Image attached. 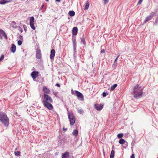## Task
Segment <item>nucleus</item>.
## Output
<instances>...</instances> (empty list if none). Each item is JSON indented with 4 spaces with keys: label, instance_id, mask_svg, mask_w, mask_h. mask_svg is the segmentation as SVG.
I'll return each mask as SVG.
<instances>
[{
    "label": "nucleus",
    "instance_id": "f257e3e1",
    "mask_svg": "<svg viewBox=\"0 0 158 158\" xmlns=\"http://www.w3.org/2000/svg\"><path fill=\"white\" fill-rule=\"evenodd\" d=\"M144 88L142 86L137 84L134 88L133 94L135 98L139 99L142 97L143 94V91Z\"/></svg>",
    "mask_w": 158,
    "mask_h": 158
},
{
    "label": "nucleus",
    "instance_id": "f03ea898",
    "mask_svg": "<svg viewBox=\"0 0 158 158\" xmlns=\"http://www.w3.org/2000/svg\"><path fill=\"white\" fill-rule=\"evenodd\" d=\"M9 120L6 114L2 112H0V122L5 127L9 125Z\"/></svg>",
    "mask_w": 158,
    "mask_h": 158
},
{
    "label": "nucleus",
    "instance_id": "7ed1b4c3",
    "mask_svg": "<svg viewBox=\"0 0 158 158\" xmlns=\"http://www.w3.org/2000/svg\"><path fill=\"white\" fill-rule=\"evenodd\" d=\"M68 116L70 124L71 126H73L75 123L74 116L73 113L69 112L68 113Z\"/></svg>",
    "mask_w": 158,
    "mask_h": 158
},
{
    "label": "nucleus",
    "instance_id": "20e7f679",
    "mask_svg": "<svg viewBox=\"0 0 158 158\" xmlns=\"http://www.w3.org/2000/svg\"><path fill=\"white\" fill-rule=\"evenodd\" d=\"M53 100L52 98L48 95L46 94H44L43 96V100L42 102H52Z\"/></svg>",
    "mask_w": 158,
    "mask_h": 158
},
{
    "label": "nucleus",
    "instance_id": "39448f33",
    "mask_svg": "<svg viewBox=\"0 0 158 158\" xmlns=\"http://www.w3.org/2000/svg\"><path fill=\"white\" fill-rule=\"evenodd\" d=\"M74 91H73V89H72V94H75L74 93ZM75 94H76L78 99L81 101H82L84 100V97L82 94L80 92L75 90Z\"/></svg>",
    "mask_w": 158,
    "mask_h": 158
},
{
    "label": "nucleus",
    "instance_id": "423d86ee",
    "mask_svg": "<svg viewBox=\"0 0 158 158\" xmlns=\"http://www.w3.org/2000/svg\"><path fill=\"white\" fill-rule=\"evenodd\" d=\"M156 12L157 10H156L155 12H153L150 13V15L146 17V19L144 20V23H145L151 20L154 16L156 15Z\"/></svg>",
    "mask_w": 158,
    "mask_h": 158
},
{
    "label": "nucleus",
    "instance_id": "0eeeda50",
    "mask_svg": "<svg viewBox=\"0 0 158 158\" xmlns=\"http://www.w3.org/2000/svg\"><path fill=\"white\" fill-rule=\"evenodd\" d=\"M52 102H46L42 103L44 106L49 110H52L53 109V106L51 104Z\"/></svg>",
    "mask_w": 158,
    "mask_h": 158
},
{
    "label": "nucleus",
    "instance_id": "6e6552de",
    "mask_svg": "<svg viewBox=\"0 0 158 158\" xmlns=\"http://www.w3.org/2000/svg\"><path fill=\"white\" fill-rule=\"evenodd\" d=\"M36 57L37 59H40L42 57L41 50L40 49L37 48L36 53Z\"/></svg>",
    "mask_w": 158,
    "mask_h": 158
},
{
    "label": "nucleus",
    "instance_id": "1a4fd4ad",
    "mask_svg": "<svg viewBox=\"0 0 158 158\" xmlns=\"http://www.w3.org/2000/svg\"><path fill=\"white\" fill-rule=\"evenodd\" d=\"M103 107V105L101 104H96L94 105V107L97 110H101Z\"/></svg>",
    "mask_w": 158,
    "mask_h": 158
},
{
    "label": "nucleus",
    "instance_id": "9d476101",
    "mask_svg": "<svg viewBox=\"0 0 158 158\" xmlns=\"http://www.w3.org/2000/svg\"><path fill=\"white\" fill-rule=\"evenodd\" d=\"M38 71H33L31 73V75L33 79H35L38 76Z\"/></svg>",
    "mask_w": 158,
    "mask_h": 158
},
{
    "label": "nucleus",
    "instance_id": "9b49d317",
    "mask_svg": "<svg viewBox=\"0 0 158 158\" xmlns=\"http://www.w3.org/2000/svg\"><path fill=\"white\" fill-rule=\"evenodd\" d=\"M55 55V51L54 49H52L51 51L50 58V59L52 60L54 59Z\"/></svg>",
    "mask_w": 158,
    "mask_h": 158
},
{
    "label": "nucleus",
    "instance_id": "f8f14e48",
    "mask_svg": "<svg viewBox=\"0 0 158 158\" xmlns=\"http://www.w3.org/2000/svg\"><path fill=\"white\" fill-rule=\"evenodd\" d=\"M78 28L77 27H74L72 31V34L73 35H76L78 32Z\"/></svg>",
    "mask_w": 158,
    "mask_h": 158
},
{
    "label": "nucleus",
    "instance_id": "ddd939ff",
    "mask_svg": "<svg viewBox=\"0 0 158 158\" xmlns=\"http://www.w3.org/2000/svg\"><path fill=\"white\" fill-rule=\"evenodd\" d=\"M10 50L11 52L13 53L15 52L16 50V46L13 43L11 44Z\"/></svg>",
    "mask_w": 158,
    "mask_h": 158
},
{
    "label": "nucleus",
    "instance_id": "4468645a",
    "mask_svg": "<svg viewBox=\"0 0 158 158\" xmlns=\"http://www.w3.org/2000/svg\"><path fill=\"white\" fill-rule=\"evenodd\" d=\"M0 33L2 34V35L4 37L6 40H7L8 38L5 32L2 30L0 29Z\"/></svg>",
    "mask_w": 158,
    "mask_h": 158
},
{
    "label": "nucleus",
    "instance_id": "2eb2a0df",
    "mask_svg": "<svg viewBox=\"0 0 158 158\" xmlns=\"http://www.w3.org/2000/svg\"><path fill=\"white\" fill-rule=\"evenodd\" d=\"M69 156V152H66L64 153H63L62 154V158H68Z\"/></svg>",
    "mask_w": 158,
    "mask_h": 158
},
{
    "label": "nucleus",
    "instance_id": "dca6fc26",
    "mask_svg": "<svg viewBox=\"0 0 158 158\" xmlns=\"http://www.w3.org/2000/svg\"><path fill=\"white\" fill-rule=\"evenodd\" d=\"M43 91L44 93L46 94H49L50 92V90L48 89L47 88L46 86H45L43 87Z\"/></svg>",
    "mask_w": 158,
    "mask_h": 158
},
{
    "label": "nucleus",
    "instance_id": "f3484780",
    "mask_svg": "<svg viewBox=\"0 0 158 158\" xmlns=\"http://www.w3.org/2000/svg\"><path fill=\"white\" fill-rule=\"evenodd\" d=\"M72 39L73 46H77L76 37L73 36L72 37Z\"/></svg>",
    "mask_w": 158,
    "mask_h": 158
},
{
    "label": "nucleus",
    "instance_id": "a211bd4d",
    "mask_svg": "<svg viewBox=\"0 0 158 158\" xmlns=\"http://www.w3.org/2000/svg\"><path fill=\"white\" fill-rule=\"evenodd\" d=\"M11 2L10 1H7L6 0H1L0 1V4L3 5Z\"/></svg>",
    "mask_w": 158,
    "mask_h": 158
},
{
    "label": "nucleus",
    "instance_id": "6ab92c4d",
    "mask_svg": "<svg viewBox=\"0 0 158 158\" xmlns=\"http://www.w3.org/2000/svg\"><path fill=\"white\" fill-rule=\"evenodd\" d=\"M120 56V54H119L118 56L116 57V59H115L114 61V64H113V66L115 68L117 66V60Z\"/></svg>",
    "mask_w": 158,
    "mask_h": 158
},
{
    "label": "nucleus",
    "instance_id": "aec40b11",
    "mask_svg": "<svg viewBox=\"0 0 158 158\" xmlns=\"http://www.w3.org/2000/svg\"><path fill=\"white\" fill-rule=\"evenodd\" d=\"M81 42L83 44L85 45L86 44V42L85 41V38L84 37V35H83V36L81 38Z\"/></svg>",
    "mask_w": 158,
    "mask_h": 158
},
{
    "label": "nucleus",
    "instance_id": "412c9836",
    "mask_svg": "<svg viewBox=\"0 0 158 158\" xmlns=\"http://www.w3.org/2000/svg\"><path fill=\"white\" fill-rule=\"evenodd\" d=\"M69 14L70 16L72 17L75 15V13L74 11L73 10H70L69 12Z\"/></svg>",
    "mask_w": 158,
    "mask_h": 158
},
{
    "label": "nucleus",
    "instance_id": "4be33fe9",
    "mask_svg": "<svg viewBox=\"0 0 158 158\" xmlns=\"http://www.w3.org/2000/svg\"><path fill=\"white\" fill-rule=\"evenodd\" d=\"M118 85L116 84H114L113 85L111 86L110 90L113 91L117 86Z\"/></svg>",
    "mask_w": 158,
    "mask_h": 158
},
{
    "label": "nucleus",
    "instance_id": "5701e85b",
    "mask_svg": "<svg viewBox=\"0 0 158 158\" xmlns=\"http://www.w3.org/2000/svg\"><path fill=\"white\" fill-rule=\"evenodd\" d=\"M125 141L123 139H120L119 141V143L121 144H123L125 142Z\"/></svg>",
    "mask_w": 158,
    "mask_h": 158
},
{
    "label": "nucleus",
    "instance_id": "b1692460",
    "mask_svg": "<svg viewBox=\"0 0 158 158\" xmlns=\"http://www.w3.org/2000/svg\"><path fill=\"white\" fill-rule=\"evenodd\" d=\"M114 151L112 150L111 152L110 158H114Z\"/></svg>",
    "mask_w": 158,
    "mask_h": 158
},
{
    "label": "nucleus",
    "instance_id": "393cba45",
    "mask_svg": "<svg viewBox=\"0 0 158 158\" xmlns=\"http://www.w3.org/2000/svg\"><path fill=\"white\" fill-rule=\"evenodd\" d=\"M89 4L88 2H87L86 3L85 6L84 7L85 10H86L88 9L89 6Z\"/></svg>",
    "mask_w": 158,
    "mask_h": 158
},
{
    "label": "nucleus",
    "instance_id": "a878e982",
    "mask_svg": "<svg viewBox=\"0 0 158 158\" xmlns=\"http://www.w3.org/2000/svg\"><path fill=\"white\" fill-rule=\"evenodd\" d=\"M78 133V131L77 130H74L73 132V134L75 136H76L77 135Z\"/></svg>",
    "mask_w": 158,
    "mask_h": 158
},
{
    "label": "nucleus",
    "instance_id": "bb28decb",
    "mask_svg": "<svg viewBox=\"0 0 158 158\" xmlns=\"http://www.w3.org/2000/svg\"><path fill=\"white\" fill-rule=\"evenodd\" d=\"M30 23H34V17L31 16L30 18Z\"/></svg>",
    "mask_w": 158,
    "mask_h": 158
},
{
    "label": "nucleus",
    "instance_id": "cd10ccee",
    "mask_svg": "<svg viewBox=\"0 0 158 158\" xmlns=\"http://www.w3.org/2000/svg\"><path fill=\"white\" fill-rule=\"evenodd\" d=\"M14 153L16 156H19L20 155V152L19 151H15Z\"/></svg>",
    "mask_w": 158,
    "mask_h": 158
},
{
    "label": "nucleus",
    "instance_id": "c85d7f7f",
    "mask_svg": "<svg viewBox=\"0 0 158 158\" xmlns=\"http://www.w3.org/2000/svg\"><path fill=\"white\" fill-rule=\"evenodd\" d=\"M30 26L31 28L33 30H35V28L34 26V23H30Z\"/></svg>",
    "mask_w": 158,
    "mask_h": 158
},
{
    "label": "nucleus",
    "instance_id": "c756f323",
    "mask_svg": "<svg viewBox=\"0 0 158 158\" xmlns=\"http://www.w3.org/2000/svg\"><path fill=\"white\" fill-rule=\"evenodd\" d=\"M123 133H119L117 135V137L118 138L121 139L122 137H123Z\"/></svg>",
    "mask_w": 158,
    "mask_h": 158
},
{
    "label": "nucleus",
    "instance_id": "7c9ffc66",
    "mask_svg": "<svg viewBox=\"0 0 158 158\" xmlns=\"http://www.w3.org/2000/svg\"><path fill=\"white\" fill-rule=\"evenodd\" d=\"M135 144V141H133L131 143V149H132L133 148Z\"/></svg>",
    "mask_w": 158,
    "mask_h": 158
},
{
    "label": "nucleus",
    "instance_id": "2f4dec72",
    "mask_svg": "<svg viewBox=\"0 0 158 158\" xmlns=\"http://www.w3.org/2000/svg\"><path fill=\"white\" fill-rule=\"evenodd\" d=\"M158 24V17H157L156 19V20L155 21L154 25H156L157 24Z\"/></svg>",
    "mask_w": 158,
    "mask_h": 158
},
{
    "label": "nucleus",
    "instance_id": "473e14b6",
    "mask_svg": "<svg viewBox=\"0 0 158 158\" xmlns=\"http://www.w3.org/2000/svg\"><path fill=\"white\" fill-rule=\"evenodd\" d=\"M73 52L74 53H77V46H73Z\"/></svg>",
    "mask_w": 158,
    "mask_h": 158
},
{
    "label": "nucleus",
    "instance_id": "72a5a7b5",
    "mask_svg": "<svg viewBox=\"0 0 158 158\" xmlns=\"http://www.w3.org/2000/svg\"><path fill=\"white\" fill-rule=\"evenodd\" d=\"M107 94L108 93L107 92H103L102 94V95L103 96V97H106Z\"/></svg>",
    "mask_w": 158,
    "mask_h": 158
},
{
    "label": "nucleus",
    "instance_id": "f704fd0d",
    "mask_svg": "<svg viewBox=\"0 0 158 158\" xmlns=\"http://www.w3.org/2000/svg\"><path fill=\"white\" fill-rule=\"evenodd\" d=\"M23 26L24 31H25V32H26L27 30V26L25 25H23Z\"/></svg>",
    "mask_w": 158,
    "mask_h": 158
},
{
    "label": "nucleus",
    "instance_id": "c9c22d12",
    "mask_svg": "<svg viewBox=\"0 0 158 158\" xmlns=\"http://www.w3.org/2000/svg\"><path fill=\"white\" fill-rule=\"evenodd\" d=\"M22 43V41L21 40H19L18 41V44L19 46L21 45Z\"/></svg>",
    "mask_w": 158,
    "mask_h": 158
},
{
    "label": "nucleus",
    "instance_id": "e433bc0d",
    "mask_svg": "<svg viewBox=\"0 0 158 158\" xmlns=\"http://www.w3.org/2000/svg\"><path fill=\"white\" fill-rule=\"evenodd\" d=\"M4 55H2L0 57V61H1L2 60L4 59Z\"/></svg>",
    "mask_w": 158,
    "mask_h": 158
},
{
    "label": "nucleus",
    "instance_id": "4c0bfd02",
    "mask_svg": "<svg viewBox=\"0 0 158 158\" xmlns=\"http://www.w3.org/2000/svg\"><path fill=\"white\" fill-rule=\"evenodd\" d=\"M18 30L20 32L22 33L23 32V29L20 26H19L18 27Z\"/></svg>",
    "mask_w": 158,
    "mask_h": 158
},
{
    "label": "nucleus",
    "instance_id": "58836bf2",
    "mask_svg": "<svg viewBox=\"0 0 158 158\" xmlns=\"http://www.w3.org/2000/svg\"><path fill=\"white\" fill-rule=\"evenodd\" d=\"M104 1V4H105L108 3L109 2V0H103Z\"/></svg>",
    "mask_w": 158,
    "mask_h": 158
},
{
    "label": "nucleus",
    "instance_id": "ea45409f",
    "mask_svg": "<svg viewBox=\"0 0 158 158\" xmlns=\"http://www.w3.org/2000/svg\"><path fill=\"white\" fill-rule=\"evenodd\" d=\"M143 0H139L137 4L139 5V4H141L143 1Z\"/></svg>",
    "mask_w": 158,
    "mask_h": 158
},
{
    "label": "nucleus",
    "instance_id": "a19ab883",
    "mask_svg": "<svg viewBox=\"0 0 158 158\" xmlns=\"http://www.w3.org/2000/svg\"><path fill=\"white\" fill-rule=\"evenodd\" d=\"M19 38L20 39V40H21L22 41L23 40V36L21 35H20L19 36Z\"/></svg>",
    "mask_w": 158,
    "mask_h": 158
},
{
    "label": "nucleus",
    "instance_id": "79ce46f5",
    "mask_svg": "<svg viewBox=\"0 0 158 158\" xmlns=\"http://www.w3.org/2000/svg\"><path fill=\"white\" fill-rule=\"evenodd\" d=\"M78 112L80 114H81L83 112L82 110L81 109L78 110Z\"/></svg>",
    "mask_w": 158,
    "mask_h": 158
},
{
    "label": "nucleus",
    "instance_id": "37998d69",
    "mask_svg": "<svg viewBox=\"0 0 158 158\" xmlns=\"http://www.w3.org/2000/svg\"><path fill=\"white\" fill-rule=\"evenodd\" d=\"M105 52V50L104 49H102L101 51V53H104V52Z\"/></svg>",
    "mask_w": 158,
    "mask_h": 158
},
{
    "label": "nucleus",
    "instance_id": "c03bdc74",
    "mask_svg": "<svg viewBox=\"0 0 158 158\" xmlns=\"http://www.w3.org/2000/svg\"><path fill=\"white\" fill-rule=\"evenodd\" d=\"M73 57L74 59H76L77 57V54L76 53H74L73 54Z\"/></svg>",
    "mask_w": 158,
    "mask_h": 158
},
{
    "label": "nucleus",
    "instance_id": "a18cd8bd",
    "mask_svg": "<svg viewBox=\"0 0 158 158\" xmlns=\"http://www.w3.org/2000/svg\"><path fill=\"white\" fill-rule=\"evenodd\" d=\"M130 158H135V155L134 154H132Z\"/></svg>",
    "mask_w": 158,
    "mask_h": 158
},
{
    "label": "nucleus",
    "instance_id": "49530a36",
    "mask_svg": "<svg viewBox=\"0 0 158 158\" xmlns=\"http://www.w3.org/2000/svg\"><path fill=\"white\" fill-rule=\"evenodd\" d=\"M56 86L59 87H60V85L59 83H56Z\"/></svg>",
    "mask_w": 158,
    "mask_h": 158
},
{
    "label": "nucleus",
    "instance_id": "de8ad7c7",
    "mask_svg": "<svg viewBox=\"0 0 158 158\" xmlns=\"http://www.w3.org/2000/svg\"><path fill=\"white\" fill-rule=\"evenodd\" d=\"M44 7V5H42L40 7V9H43V8Z\"/></svg>",
    "mask_w": 158,
    "mask_h": 158
},
{
    "label": "nucleus",
    "instance_id": "09e8293b",
    "mask_svg": "<svg viewBox=\"0 0 158 158\" xmlns=\"http://www.w3.org/2000/svg\"><path fill=\"white\" fill-rule=\"evenodd\" d=\"M12 23H13L14 25H15V24H16V22H15V21H12Z\"/></svg>",
    "mask_w": 158,
    "mask_h": 158
},
{
    "label": "nucleus",
    "instance_id": "8fccbe9b",
    "mask_svg": "<svg viewBox=\"0 0 158 158\" xmlns=\"http://www.w3.org/2000/svg\"><path fill=\"white\" fill-rule=\"evenodd\" d=\"M0 39L2 40L3 39V38L1 35L0 34Z\"/></svg>",
    "mask_w": 158,
    "mask_h": 158
},
{
    "label": "nucleus",
    "instance_id": "3c124183",
    "mask_svg": "<svg viewBox=\"0 0 158 158\" xmlns=\"http://www.w3.org/2000/svg\"><path fill=\"white\" fill-rule=\"evenodd\" d=\"M55 1L58 2H60V0H55Z\"/></svg>",
    "mask_w": 158,
    "mask_h": 158
},
{
    "label": "nucleus",
    "instance_id": "603ef678",
    "mask_svg": "<svg viewBox=\"0 0 158 158\" xmlns=\"http://www.w3.org/2000/svg\"><path fill=\"white\" fill-rule=\"evenodd\" d=\"M63 130L66 131L67 130V128L64 129V128Z\"/></svg>",
    "mask_w": 158,
    "mask_h": 158
},
{
    "label": "nucleus",
    "instance_id": "864d4df0",
    "mask_svg": "<svg viewBox=\"0 0 158 158\" xmlns=\"http://www.w3.org/2000/svg\"><path fill=\"white\" fill-rule=\"evenodd\" d=\"M45 0L46 1H47V2H48V1H49V0Z\"/></svg>",
    "mask_w": 158,
    "mask_h": 158
},
{
    "label": "nucleus",
    "instance_id": "5fc2aeb1",
    "mask_svg": "<svg viewBox=\"0 0 158 158\" xmlns=\"http://www.w3.org/2000/svg\"><path fill=\"white\" fill-rule=\"evenodd\" d=\"M66 110H67V111H68V108H66Z\"/></svg>",
    "mask_w": 158,
    "mask_h": 158
}]
</instances>
